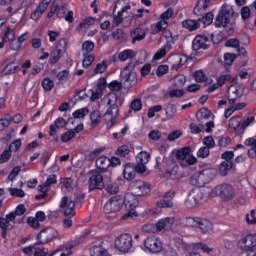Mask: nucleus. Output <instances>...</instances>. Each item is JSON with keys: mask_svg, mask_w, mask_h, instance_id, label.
Segmentation results:
<instances>
[{"mask_svg": "<svg viewBox=\"0 0 256 256\" xmlns=\"http://www.w3.org/2000/svg\"><path fill=\"white\" fill-rule=\"evenodd\" d=\"M164 110L167 119H173L177 113V106H175V104H167Z\"/></svg>", "mask_w": 256, "mask_h": 256, "instance_id": "f704fd0d", "label": "nucleus"}, {"mask_svg": "<svg viewBox=\"0 0 256 256\" xmlns=\"http://www.w3.org/2000/svg\"><path fill=\"white\" fill-rule=\"evenodd\" d=\"M207 41H209V38L206 36H196L192 42L193 51H199V49H207Z\"/></svg>", "mask_w": 256, "mask_h": 256, "instance_id": "4be33fe9", "label": "nucleus"}, {"mask_svg": "<svg viewBox=\"0 0 256 256\" xmlns=\"http://www.w3.org/2000/svg\"><path fill=\"white\" fill-rule=\"evenodd\" d=\"M136 65H139L138 61L130 62L121 71L120 77L122 84L124 85V89H131V87H135L137 84V72L133 70Z\"/></svg>", "mask_w": 256, "mask_h": 256, "instance_id": "7ed1b4c3", "label": "nucleus"}, {"mask_svg": "<svg viewBox=\"0 0 256 256\" xmlns=\"http://www.w3.org/2000/svg\"><path fill=\"white\" fill-rule=\"evenodd\" d=\"M175 59H176V63H178L176 66V71L179 69V67H183V65L187 63V55H180V56H177Z\"/></svg>", "mask_w": 256, "mask_h": 256, "instance_id": "774afa93", "label": "nucleus"}, {"mask_svg": "<svg viewBox=\"0 0 256 256\" xmlns=\"http://www.w3.org/2000/svg\"><path fill=\"white\" fill-rule=\"evenodd\" d=\"M199 23H203V25H211L213 23V13L208 12L203 14L200 18H198Z\"/></svg>", "mask_w": 256, "mask_h": 256, "instance_id": "4c0bfd02", "label": "nucleus"}, {"mask_svg": "<svg viewBox=\"0 0 256 256\" xmlns=\"http://www.w3.org/2000/svg\"><path fill=\"white\" fill-rule=\"evenodd\" d=\"M245 145H247L248 147H251L248 150V156L251 159H255L256 156V138H249L245 141Z\"/></svg>", "mask_w": 256, "mask_h": 256, "instance_id": "cd10ccee", "label": "nucleus"}, {"mask_svg": "<svg viewBox=\"0 0 256 256\" xmlns=\"http://www.w3.org/2000/svg\"><path fill=\"white\" fill-rule=\"evenodd\" d=\"M108 88L110 91H120L123 89V82H119L117 80H113L108 84Z\"/></svg>", "mask_w": 256, "mask_h": 256, "instance_id": "603ef678", "label": "nucleus"}, {"mask_svg": "<svg viewBox=\"0 0 256 256\" xmlns=\"http://www.w3.org/2000/svg\"><path fill=\"white\" fill-rule=\"evenodd\" d=\"M217 196L222 198L223 201H231L232 199H235V189H233L231 184H219L214 189L211 188L210 191V198Z\"/></svg>", "mask_w": 256, "mask_h": 256, "instance_id": "20e7f679", "label": "nucleus"}, {"mask_svg": "<svg viewBox=\"0 0 256 256\" xmlns=\"http://www.w3.org/2000/svg\"><path fill=\"white\" fill-rule=\"evenodd\" d=\"M130 188L132 191V194L127 195H133L134 198L131 199V203H137L139 205V202L137 201L136 197H145V195H149L151 193V187L149 184L143 180H136L131 182Z\"/></svg>", "mask_w": 256, "mask_h": 256, "instance_id": "39448f33", "label": "nucleus"}, {"mask_svg": "<svg viewBox=\"0 0 256 256\" xmlns=\"http://www.w3.org/2000/svg\"><path fill=\"white\" fill-rule=\"evenodd\" d=\"M108 66L109 65L107 64V61H102L101 63L96 65L92 75H99V73H105V71H107Z\"/></svg>", "mask_w": 256, "mask_h": 256, "instance_id": "79ce46f5", "label": "nucleus"}, {"mask_svg": "<svg viewBox=\"0 0 256 256\" xmlns=\"http://www.w3.org/2000/svg\"><path fill=\"white\" fill-rule=\"evenodd\" d=\"M202 143L205 145L204 147L208 149H213V147H215V139H213V136L204 137Z\"/></svg>", "mask_w": 256, "mask_h": 256, "instance_id": "bf43d9fd", "label": "nucleus"}, {"mask_svg": "<svg viewBox=\"0 0 256 256\" xmlns=\"http://www.w3.org/2000/svg\"><path fill=\"white\" fill-rule=\"evenodd\" d=\"M57 235H59V233L55 228L47 227L38 233L35 245H47V243L53 241Z\"/></svg>", "mask_w": 256, "mask_h": 256, "instance_id": "1a4fd4ad", "label": "nucleus"}, {"mask_svg": "<svg viewBox=\"0 0 256 256\" xmlns=\"http://www.w3.org/2000/svg\"><path fill=\"white\" fill-rule=\"evenodd\" d=\"M163 29H167V22L165 21H159L154 26V29H152V35H157V33H161Z\"/></svg>", "mask_w": 256, "mask_h": 256, "instance_id": "09e8293b", "label": "nucleus"}, {"mask_svg": "<svg viewBox=\"0 0 256 256\" xmlns=\"http://www.w3.org/2000/svg\"><path fill=\"white\" fill-rule=\"evenodd\" d=\"M227 81H230V83H233L235 81V78H232L230 74H224L217 78V83L220 87H223Z\"/></svg>", "mask_w": 256, "mask_h": 256, "instance_id": "37998d69", "label": "nucleus"}, {"mask_svg": "<svg viewBox=\"0 0 256 256\" xmlns=\"http://www.w3.org/2000/svg\"><path fill=\"white\" fill-rule=\"evenodd\" d=\"M211 199V188L203 187L192 189L185 202L184 205L187 209H195L198 205H203V203H207Z\"/></svg>", "mask_w": 256, "mask_h": 256, "instance_id": "f03ea898", "label": "nucleus"}, {"mask_svg": "<svg viewBox=\"0 0 256 256\" xmlns=\"http://www.w3.org/2000/svg\"><path fill=\"white\" fill-rule=\"evenodd\" d=\"M42 87L45 91H52L53 87H55V82L50 78H44L42 81Z\"/></svg>", "mask_w": 256, "mask_h": 256, "instance_id": "864d4df0", "label": "nucleus"}, {"mask_svg": "<svg viewBox=\"0 0 256 256\" xmlns=\"http://www.w3.org/2000/svg\"><path fill=\"white\" fill-rule=\"evenodd\" d=\"M241 119L239 117H233L229 120V129H233L236 135H243V133H239L241 131Z\"/></svg>", "mask_w": 256, "mask_h": 256, "instance_id": "a878e982", "label": "nucleus"}, {"mask_svg": "<svg viewBox=\"0 0 256 256\" xmlns=\"http://www.w3.org/2000/svg\"><path fill=\"white\" fill-rule=\"evenodd\" d=\"M14 65H15V61L6 65L3 68L1 74L2 75H13V73H17V72L21 71V68L19 66H14Z\"/></svg>", "mask_w": 256, "mask_h": 256, "instance_id": "c85d7f7f", "label": "nucleus"}, {"mask_svg": "<svg viewBox=\"0 0 256 256\" xmlns=\"http://www.w3.org/2000/svg\"><path fill=\"white\" fill-rule=\"evenodd\" d=\"M203 177H208L209 180L213 179V177H215V170H211V169L202 170L198 176V179H203Z\"/></svg>", "mask_w": 256, "mask_h": 256, "instance_id": "6e6d98bb", "label": "nucleus"}, {"mask_svg": "<svg viewBox=\"0 0 256 256\" xmlns=\"http://www.w3.org/2000/svg\"><path fill=\"white\" fill-rule=\"evenodd\" d=\"M11 125V114L6 113L0 119V131H5Z\"/></svg>", "mask_w": 256, "mask_h": 256, "instance_id": "2f4dec72", "label": "nucleus"}, {"mask_svg": "<svg viewBox=\"0 0 256 256\" xmlns=\"http://www.w3.org/2000/svg\"><path fill=\"white\" fill-rule=\"evenodd\" d=\"M71 121H73V118L68 119V121H65L63 118H57L54 124L50 125V137H55L57 135V129H63V127H67V124L71 123Z\"/></svg>", "mask_w": 256, "mask_h": 256, "instance_id": "dca6fc26", "label": "nucleus"}, {"mask_svg": "<svg viewBox=\"0 0 256 256\" xmlns=\"http://www.w3.org/2000/svg\"><path fill=\"white\" fill-rule=\"evenodd\" d=\"M142 231L144 233H157V226L156 224H145L142 227Z\"/></svg>", "mask_w": 256, "mask_h": 256, "instance_id": "69168bd1", "label": "nucleus"}, {"mask_svg": "<svg viewBox=\"0 0 256 256\" xmlns=\"http://www.w3.org/2000/svg\"><path fill=\"white\" fill-rule=\"evenodd\" d=\"M146 36H147V33H145V30L142 28H135L130 33V37L132 38L133 45H135L137 41H143V39H145Z\"/></svg>", "mask_w": 256, "mask_h": 256, "instance_id": "b1692460", "label": "nucleus"}, {"mask_svg": "<svg viewBox=\"0 0 256 256\" xmlns=\"http://www.w3.org/2000/svg\"><path fill=\"white\" fill-rule=\"evenodd\" d=\"M73 137H75V131H73V129L68 130L67 132H65L61 135V141H62V143H68V141H71V139H73Z\"/></svg>", "mask_w": 256, "mask_h": 256, "instance_id": "13d9d810", "label": "nucleus"}, {"mask_svg": "<svg viewBox=\"0 0 256 256\" xmlns=\"http://www.w3.org/2000/svg\"><path fill=\"white\" fill-rule=\"evenodd\" d=\"M15 227V216L7 214L5 218L0 217V229L11 231Z\"/></svg>", "mask_w": 256, "mask_h": 256, "instance_id": "aec40b11", "label": "nucleus"}, {"mask_svg": "<svg viewBox=\"0 0 256 256\" xmlns=\"http://www.w3.org/2000/svg\"><path fill=\"white\" fill-rule=\"evenodd\" d=\"M91 25H95V18L87 17L83 22L79 24L80 29H87V27H91Z\"/></svg>", "mask_w": 256, "mask_h": 256, "instance_id": "052dcab7", "label": "nucleus"}, {"mask_svg": "<svg viewBox=\"0 0 256 256\" xmlns=\"http://www.w3.org/2000/svg\"><path fill=\"white\" fill-rule=\"evenodd\" d=\"M144 246L150 253H161L163 251V243L157 236H149L144 240Z\"/></svg>", "mask_w": 256, "mask_h": 256, "instance_id": "f8f14e48", "label": "nucleus"}, {"mask_svg": "<svg viewBox=\"0 0 256 256\" xmlns=\"http://www.w3.org/2000/svg\"><path fill=\"white\" fill-rule=\"evenodd\" d=\"M185 95V91L183 89H174L169 92V97L171 99H179Z\"/></svg>", "mask_w": 256, "mask_h": 256, "instance_id": "680f3d73", "label": "nucleus"}, {"mask_svg": "<svg viewBox=\"0 0 256 256\" xmlns=\"http://www.w3.org/2000/svg\"><path fill=\"white\" fill-rule=\"evenodd\" d=\"M11 159V151L8 150H4L1 155H0V165L3 163H7V161H9Z\"/></svg>", "mask_w": 256, "mask_h": 256, "instance_id": "0e129e2a", "label": "nucleus"}, {"mask_svg": "<svg viewBox=\"0 0 256 256\" xmlns=\"http://www.w3.org/2000/svg\"><path fill=\"white\" fill-rule=\"evenodd\" d=\"M175 157L178 161H185L186 165H195L197 163V158L191 154L190 147L176 150Z\"/></svg>", "mask_w": 256, "mask_h": 256, "instance_id": "9b49d317", "label": "nucleus"}, {"mask_svg": "<svg viewBox=\"0 0 256 256\" xmlns=\"http://www.w3.org/2000/svg\"><path fill=\"white\" fill-rule=\"evenodd\" d=\"M233 169V162L231 161H223L219 166V173L221 177L227 176V173Z\"/></svg>", "mask_w": 256, "mask_h": 256, "instance_id": "c756f323", "label": "nucleus"}, {"mask_svg": "<svg viewBox=\"0 0 256 256\" xmlns=\"http://www.w3.org/2000/svg\"><path fill=\"white\" fill-rule=\"evenodd\" d=\"M193 77L197 83H205L207 82V76L202 70H197L193 73Z\"/></svg>", "mask_w": 256, "mask_h": 256, "instance_id": "c03bdc74", "label": "nucleus"}, {"mask_svg": "<svg viewBox=\"0 0 256 256\" xmlns=\"http://www.w3.org/2000/svg\"><path fill=\"white\" fill-rule=\"evenodd\" d=\"M115 247L121 253H128L133 247V237H131V234H121L116 237Z\"/></svg>", "mask_w": 256, "mask_h": 256, "instance_id": "9d476101", "label": "nucleus"}, {"mask_svg": "<svg viewBox=\"0 0 256 256\" xmlns=\"http://www.w3.org/2000/svg\"><path fill=\"white\" fill-rule=\"evenodd\" d=\"M149 159H151V155L149 153L140 152L136 157V162L147 165V163H149Z\"/></svg>", "mask_w": 256, "mask_h": 256, "instance_id": "ea45409f", "label": "nucleus"}, {"mask_svg": "<svg viewBox=\"0 0 256 256\" xmlns=\"http://www.w3.org/2000/svg\"><path fill=\"white\" fill-rule=\"evenodd\" d=\"M131 199H135L134 195H126L124 198L122 196H114L112 197L105 205H104V213L107 215L111 213H119L121 211L123 205L126 207H130L132 210L123 216L124 220L129 219V217H137V213L134 211V207H137V202H131Z\"/></svg>", "mask_w": 256, "mask_h": 256, "instance_id": "f257e3e1", "label": "nucleus"}, {"mask_svg": "<svg viewBox=\"0 0 256 256\" xmlns=\"http://www.w3.org/2000/svg\"><path fill=\"white\" fill-rule=\"evenodd\" d=\"M213 113L209 111L207 108H201L199 111L196 113V119L198 123H205L204 121H207L211 118Z\"/></svg>", "mask_w": 256, "mask_h": 256, "instance_id": "393cba45", "label": "nucleus"}, {"mask_svg": "<svg viewBox=\"0 0 256 256\" xmlns=\"http://www.w3.org/2000/svg\"><path fill=\"white\" fill-rule=\"evenodd\" d=\"M123 105V100L117 96V94H114L108 98L107 106L108 109L105 112V115H119V106L121 107Z\"/></svg>", "mask_w": 256, "mask_h": 256, "instance_id": "4468645a", "label": "nucleus"}, {"mask_svg": "<svg viewBox=\"0 0 256 256\" xmlns=\"http://www.w3.org/2000/svg\"><path fill=\"white\" fill-rule=\"evenodd\" d=\"M26 211L27 209L25 208V205L20 204L16 207L14 212H10L9 215H13L15 220L17 217H21L22 215H25Z\"/></svg>", "mask_w": 256, "mask_h": 256, "instance_id": "a19ab883", "label": "nucleus"}, {"mask_svg": "<svg viewBox=\"0 0 256 256\" xmlns=\"http://www.w3.org/2000/svg\"><path fill=\"white\" fill-rule=\"evenodd\" d=\"M130 153L129 146L122 145L118 147L115 151V155L118 157H127V155Z\"/></svg>", "mask_w": 256, "mask_h": 256, "instance_id": "49530a36", "label": "nucleus"}, {"mask_svg": "<svg viewBox=\"0 0 256 256\" xmlns=\"http://www.w3.org/2000/svg\"><path fill=\"white\" fill-rule=\"evenodd\" d=\"M104 179V189L107 191V193L110 195H117V193H119V186L116 183H113V180L111 179V173L105 174Z\"/></svg>", "mask_w": 256, "mask_h": 256, "instance_id": "f3484780", "label": "nucleus"}, {"mask_svg": "<svg viewBox=\"0 0 256 256\" xmlns=\"http://www.w3.org/2000/svg\"><path fill=\"white\" fill-rule=\"evenodd\" d=\"M105 151V148H96L94 151L90 152L86 157V161H95L101 153Z\"/></svg>", "mask_w": 256, "mask_h": 256, "instance_id": "58836bf2", "label": "nucleus"}, {"mask_svg": "<svg viewBox=\"0 0 256 256\" xmlns=\"http://www.w3.org/2000/svg\"><path fill=\"white\" fill-rule=\"evenodd\" d=\"M235 15L233 7L230 5H223L215 20V27H225L231 22V18Z\"/></svg>", "mask_w": 256, "mask_h": 256, "instance_id": "0eeeda50", "label": "nucleus"}, {"mask_svg": "<svg viewBox=\"0 0 256 256\" xmlns=\"http://www.w3.org/2000/svg\"><path fill=\"white\" fill-rule=\"evenodd\" d=\"M90 256H111L107 250L101 246H94L90 249Z\"/></svg>", "mask_w": 256, "mask_h": 256, "instance_id": "7c9ffc66", "label": "nucleus"}, {"mask_svg": "<svg viewBox=\"0 0 256 256\" xmlns=\"http://www.w3.org/2000/svg\"><path fill=\"white\" fill-rule=\"evenodd\" d=\"M91 126L97 127L101 123V113L99 110H94L90 114Z\"/></svg>", "mask_w": 256, "mask_h": 256, "instance_id": "473e14b6", "label": "nucleus"}, {"mask_svg": "<svg viewBox=\"0 0 256 256\" xmlns=\"http://www.w3.org/2000/svg\"><path fill=\"white\" fill-rule=\"evenodd\" d=\"M251 123H255V117H248L246 120H244L242 122V125L240 126V131H238V133H244L245 129H247V127H249V125H251Z\"/></svg>", "mask_w": 256, "mask_h": 256, "instance_id": "4d7b16f0", "label": "nucleus"}, {"mask_svg": "<svg viewBox=\"0 0 256 256\" xmlns=\"http://www.w3.org/2000/svg\"><path fill=\"white\" fill-rule=\"evenodd\" d=\"M96 167L99 173H104V175H107V173H111L109 172V157L107 156H100L97 160H96Z\"/></svg>", "mask_w": 256, "mask_h": 256, "instance_id": "6ab92c4d", "label": "nucleus"}, {"mask_svg": "<svg viewBox=\"0 0 256 256\" xmlns=\"http://www.w3.org/2000/svg\"><path fill=\"white\" fill-rule=\"evenodd\" d=\"M156 205L157 207H159V209H169L170 207H173V201L167 198H164L158 201Z\"/></svg>", "mask_w": 256, "mask_h": 256, "instance_id": "de8ad7c7", "label": "nucleus"}, {"mask_svg": "<svg viewBox=\"0 0 256 256\" xmlns=\"http://www.w3.org/2000/svg\"><path fill=\"white\" fill-rule=\"evenodd\" d=\"M211 149L207 148L206 146L201 147L197 152V157L199 159H207L209 155H211Z\"/></svg>", "mask_w": 256, "mask_h": 256, "instance_id": "8fccbe9b", "label": "nucleus"}, {"mask_svg": "<svg viewBox=\"0 0 256 256\" xmlns=\"http://www.w3.org/2000/svg\"><path fill=\"white\" fill-rule=\"evenodd\" d=\"M214 127H215V123L213 121L199 122L198 124L191 123L189 125L190 133H192V135H199V133H201L204 129L206 133H211Z\"/></svg>", "mask_w": 256, "mask_h": 256, "instance_id": "ddd939ff", "label": "nucleus"}, {"mask_svg": "<svg viewBox=\"0 0 256 256\" xmlns=\"http://www.w3.org/2000/svg\"><path fill=\"white\" fill-rule=\"evenodd\" d=\"M182 27L185 29H188V31H196V29H199L201 27V24L199 22V19L197 20H184L182 22Z\"/></svg>", "mask_w": 256, "mask_h": 256, "instance_id": "bb28decb", "label": "nucleus"}, {"mask_svg": "<svg viewBox=\"0 0 256 256\" xmlns=\"http://www.w3.org/2000/svg\"><path fill=\"white\" fill-rule=\"evenodd\" d=\"M141 109H143V102L141 101V98H136L130 104L129 113H131V111L137 113V111H141Z\"/></svg>", "mask_w": 256, "mask_h": 256, "instance_id": "c9c22d12", "label": "nucleus"}, {"mask_svg": "<svg viewBox=\"0 0 256 256\" xmlns=\"http://www.w3.org/2000/svg\"><path fill=\"white\" fill-rule=\"evenodd\" d=\"M8 191L12 197H19L20 199H23V197H25V191H23V189L9 188Z\"/></svg>", "mask_w": 256, "mask_h": 256, "instance_id": "3c124183", "label": "nucleus"}, {"mask_svg": "<svg viewBox=\"0 0 256 256\" xmlns=\"http://www.w3.org/2000/svg\"><path fill=\"white\" fill-rule=\"evenodd\" d=\"M137 172L135 171V165L133 163H127L124 165L123 177L126 181H133Z\"/></svg>", "mask_w": 256, "mask_h": 256, "instance_id": "5701e85b", "label": "nucleus"}, {"mask_svg": "<svg viewBox=\"0 0 256 256\" xmlns=\"http://www.w3.org/2000/svg\"><path fill=\"white\" fill-rule=\"evenodd\" d=\"M67 209L64 211L65 217H74L75 216V201L71 200L69 202V197L64 196L60 202V209Z\"/></svg>", "mask_w": 256, "mask_h": 256, "instance_id": "2eb2a0df", "label": "nucleus"}, {"mask_svg": "<svg viewBox=\"0 0 256 256\" xmlns=\"http://www.w3.org/2000/svg\"><path fill=\"white\" fill-rule=\"evenodd\" d=\"M133 57H135V51L129 49L124 50L118 55L119 61H127V59H133Z\"/></svg>", "mask_w": 256, "mask_h": 256, "instance_id": "e433bc0d", "label": "nucleus"}, {"mask_svg": "<svg viewBox=\"0 0 256 256\" xmlns=\"http://www.w3.org/2000/svg\"><path fill=\"white\" fill-rule=\"evenodd\" d=\"M93 49H95V43H93V41H85L82 44L83 57H86L87 55H89V53H91V51H93Z\"/></svg>", "mask_w": 256, "mask_h": 256, "instance_id": "72a5a7b5", "label": "nucleus"}, {"mask_svg": "<svg viewBox=\"0 0 256 256\" xmlns=\"http://www.w3.org/2000/svg\"><path fill=\"white\" fill-rule=\"evenodd\" d=\"M239 245L247 256H256V234H248L239 241Z\"/></svg>", "mask_w": 256, "mask_h": 256, "instance_id": "6e6552de", "label": "nucleus"}, {"mask_svg": "<svg viewBox=\"0 0 256 256\" xmlns=\"http://www.w3.org/2000/svg\"><path fill=\"white\" fill-rule=\"evenodd\" d=\"M175 223V219L172 217H167L164 219L159 220L156 223V231L157 233L161 232V231H169L170 229H172L173 224Z\"/></svg>", "mask_w": 256, "mask_h": 256, "instance_id": "a211bd4d", "label": "nucleus"}, {"mask_svg": "<svg viewBox=\"0 0 256 256\" xmlns=\"http://www.w3.org/2000/svg\"><path fill=\"white\" fill-rule=\"evenodd\" d=\"M21 173V166H16L12 169L10 174L8 175V180L9 181H15V177Z\"/></svg>", "mask_w": 256, "mask_h": 256, "instance_id": "338daca9", "label": "nucleus"}, {"mask_svg": "<svg viewBox=\"0 0 256 256\" xmlns=\"http://www.w3.org/2000/svg\"><path fill=\"white\" fill-rule=\"evenodd\" d=\"M192 245L196 249H201V251H203V253H212L213 252V248H209V246L207 244H204L203 242L194 243Z\"/></svg>", "mask_w": 256, "mask_h": 256, "instance_id": "5fc2aeb1", "label": "nucleus"}, {"mask_svg": "<svg viewBox=\"0 0 256 256\" xmlns=\"http://www.w3.org/2000/svg\"><path fill=\"white\" fill-rule=\"evenodd\" d=\"M74 119H83L86 115H89V108H81L73 112Z\"/></svg>", "mask_w": 256, "mask_h": 256, "instance_id": "a18cd8bd", "label": "nucleus"}, {"mask_svg": "<svg viewBox=\"0 0 256 256\" xmlns=\"http://www.w3.org/2000/svg\"><path fill=\"white\" fill-rule=\"evenodd\" d=\"M93 61H95V55L93 54H88L85 56V58L83 59L82 65L83 67H85L86 69H88V67H91V65L93 64Z\"/></svg>", "mask_w": 256, "mask_h": 256, "instance_id": "e2e57ef3", "label": "nucleus"}, {"mask_svg": "<svg viewBox=\"0 0 256 256\" xmlns=\"http://www.w3.org/2000/svg\"><path fill=\"white\" fill-rule=\"evenodd\" d=\"M90 175L88 179L89 191L103 190L105 189V174L98 172L97 170L89 171Z\"/></svg>", "mask_w": 256, "mask_h": 256, "instance_id": "423d86ee", "label": "nucleus"}, {"mask_svg": "<svg viewBox=\"0 0 256 256\" xmlns=\"http://www.w3.org/2000/svg\"><path fill=\"white\" fill-rule=\"evenodd\" d=\"M196 227H199L203 233H211L213 231V223L205 218H196Z\"/></svg>", "mask_w": 256, "mask_h": 256, "instance_id": "412c9836", "label": "nucleus"}]
</instances>
